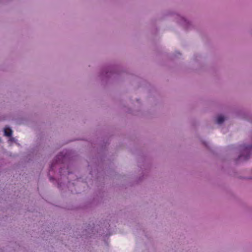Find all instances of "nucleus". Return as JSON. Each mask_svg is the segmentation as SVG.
<instances>
[{
	"label": "nucleus",
	"mask_w": 252,
	"mask_h": 252,
	"mask_svg": "<svg viewBox=\"0 0 252 252\" xmlns=\"http://www.w3.org/2000/svg\"><path fill=\"white\" fill-rule=\"evenodd\" d=\"M12 133V131L9 127H5L4 129V134L5 136L9 137L11 136Z\"/></svg>",
	"instance_id": "1"
},
{
	"label": "nucleus",
	"mask_w": 252,
	"mask_h": 252,
	"mask_svg": "<svg viewBox=\"0 0 252 252\" xmlns=\"http://www.w3.org/2000/svg\"><path fill=\"white\" fill-rule=\"evenodd\" d=\"M224 121V118L223 116L220 115L218 116L217 120V123L218 124H220L222 123Z\"/></svg>",
	"instance_id": "2"
}]
</instances>
